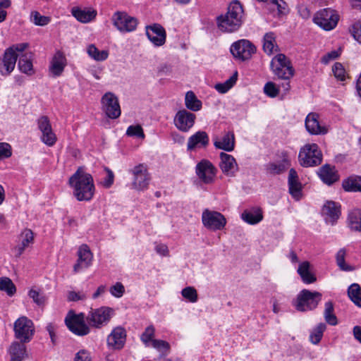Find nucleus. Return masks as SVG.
I'll use <instances>...</instances> for the list:
<instances>
[{"label": "nucleus", "instance_id": "obj_1", "mask_svg": "<svg viewBox=\"0 0 361 361\" xmlns=\"http://www.w3.org/2000/svg\"><path fill=\"white\" fill-rule=\"evenodd\" d=\"M68 184L77 200L89 201L92 199L95 191L94 180L92 175L86 173L83 167H79L70 177Z\"/></svg>", "mask_w": 361, "mask_h": 361}, {"label": "nucleus", "instance_id": "obj_2", "mask_svg": "<svg viewBox=\"0 0 361 361\" xmlns=\"http://www.w3.org/2000/svg\"><path fill=\"white\" fill-rule=\"evenodd\" d=\"M243 9L238 1L231 2L225 14L216 18L218 28L223 32L231 33L236 32L243 23Z\"/></svg>", "mask_w": 361, "mask_h": 361}, {"label": "nucleus", "instance_id": "obj_3", "mask_svg": "<svg viewBox=\"0 0 361 361\" xmlns=\"http://www.w3.org/2000/svg\"><path fill=\"white\" fill-rule=\"evenodd\" d=\"M132 176L130 188L136 191H145L148 189L151 175L148 171L147 165L139 164L128 170Z\"/></svg>", "mask_w": 361, "mask_h": 361}, {"label": "nucleus", "instance_id": "obj_4", "mask_svg": "<svg viewBox=\"0 0 361 361\" xmlns=\"http://www.w3.org/2000/svg\"><path fill=\"white\" fill-rule=\"evenodd\" d=\"M322 300V293L307 289L302 290L293 302L295 309L300 312H305L315 309Z\"/></svg>", "mask_w": 361, "mask_h": 361}, {"label": "nucleus", "instance_id": "obj_5", "mask_svg": "<svg viewBox=\"0 0 361 361\" xmlns=\"http://www.w3.org/2000/svg\"><path fill=\"white\" fill-rule=\"evenodd\" d=\"M299 161L303 167L319 165L322 161V154L317 144H307L299 152Z\"/></svg>", "mask_w": 361, "mask_h": 361}, {"label": "nucleus", "instance_id": "obj_6", "mask_svg": "<svg viewBox=\"0 0 361 361\" xmlns=\"http://www.w3.org/2000/svg\"><path fill=\"white\" fill-rule=\"evenodd\" d=\"M274 73L280 79L289 80L294 75V69L290 61L283 54H277L271 61Z\"/></svg>", "mask_w": 361, "mask_h": 361}, {"label": "nucleus", "instance_id": "obj_7", "mask_svg": "<svg viewBox=\"0 0 361 361\" xmlns=\"http://www.w3.org/2000/svg\"><path fill=\"white\" fill-rule=\"evenodd\" d=\"M65 323L68 329L74 334L83 336L90 332V327L85 324L83 313L75 314L71 310L65 318Z\"/></svg>", "mask_w": 361, "mask_h": 361}, {"label": "nucleus", "instance_id": "obj_8", "mask_svg": "<svg viewBox=\"0 0 361 361\" xmlns=\"http://www.w3.org/2000/svg\"><path fill=\"white\" fill-rule=\"evenodd\" d=\"M338 20L337 12L330 8L318 11L313 18L314 23L326 31L333 30L337 25Z\"/></svg>", "mask_w": 361, "mask_h": 361}, {"label": "nucleus", "instance_id": "obj_9", "mask_svg": "<svg viewBox=\"0 0 361 361\" xmlns=\"http://www.w3.org/2000/svg\"><path fill=\"white\" fill-rule=\"evenodd\" d=\"M202 222L207 229L219 231L225 227L226 219L220 212L205 209L202 214Z\"/></svg>", "mask_w": 361, "mask_h": 361}, {"label": "nucleus", "instance_id": "obj_10", "mask_svg": "<svg viewBox=\"0 0 361 361\" xmlns=\"http://www.w3.org/2000/svg\"><path fill=\"white\" fill-rule=\"evenodd\" d=\"M114 310L108 307L92 309L86 317L89 324L95 328H101L110 320Z\"/></svg>", "mask_w": 361, "mask_h": 361}, {"label": "nucleus", "instance_id": "obj_11", "mask_svg": "<svg viewBox=\"0 0 361 361\" xmlns=\"http://www.w3.org/2000/svg\"><path fill=\"white\" fill-rule=\"evenodd\" d=\"M230 51L235 59L244 61L256 52V47L247 39H240L232 44Z\"/></svg>", "mask_w": 361, "mask_h": 361}, {"label": "nucleus", "instance_id": "obj_12", "mask_svg": "<svg viewBox=\"0 0 361 361\" xmlns=\"http://www.w3.org/2000/svg\"><path fill=\"white\" fill-rule=\"evenodd\" d=\"M102 109L111 119H116L121 116V111L118 97L112 92L105 93L102 99Z\"/></svg>", "mask_w": 361, "mask_h": 361}, {"label": "nucleus", "instance_id": "obj_13", "mask_svg": "<svg viewBox=\"0 0 361 361\" xmlns=\"http://www.w3.org/2000/svg\"><path fill=\"white\" fill-rule=\"evenodd\" d=\"M15 336L21 342H29L34 334L32 322L26 317H20L14 323Z\"/></svg>", "mask_w": 361, "mask_h": 361}, {"label": "nucleus", "instance_id": "obj_14", "mask_svg": "<svg viewBox=\"0 0 361 361\" xmlns=\"http://www.w3.org/2000/svg\"><path fill=\"white\" fill-rule=\"evenodd\" d=\"M112 21L114 25L121 32H132L137 25V19L125 12H116L112 16Z\"/></svg>", "mask_w": 361, "mask_h": 361}, {"label": "nucleus", "instance_id": "obj_15", "mask_svg": "<svg viewBox=\"0 0 361 361\" xmlns=\"http://www.w3.org/2000/svg\"><path fill=\"white\" fill-rule=\"evenodd\" d=\"M278 156L279 161L269 162L265 166L267 172L271 175L281 174L290 166V157L287 151L279 152Z\"/></svg>", "mask_w": 361, "mask_h": 361}, {"label": "nucleus", "instance_id": "obj_16", "mask_svg": "<svg viewBox=\"0 0 361 361\" xmlns=\"http://www.w3.org/2000/svg\"><path fill=\"white\" fill-rule=\"evenodd\" d=\"M216 171V168L207 159L201 160L195 167L197 176L205 184L214 182Z\"/></svg>", "mask_w": 361, "mask_h": 361}, {"label": "nucleus", "instance_id": "obj_17", "mask_svg": "<svg viewBox=\"0 0 361 361\" xmlns=\"http://www.w3.org/2000/svg\"><path fill=\"white\" fill-rule=\"evenodd\" d=\"M196 116L186 109L179 110L175 115V126L182 132H188L195 124Z\"/></svg>", "mask_w": 361, "mask_h": 361}, {"label": "nucleus", "instance_id": "obj_18", "mask_svg": "<svg viewBox=\"0 0 361 361\" xmlns=\"http://www.w3.org/2000/svg\"><path fill=\"white\" fill-rule=\"evenodd\" d=\"M146 35L149 41L156 47H160L166 42V31L159 24L154 23L152 25H147Z\"/></svg>", "mask_w": 361, "mask_h": 361}, {"label": "nucleus", "instance_id": "obj_19", "mask_svg": "<svg viewBox=\"0 0 361 361\" xmlns=\"http://www.w3.org/2000/svg\"><path fill=\"white\" fill-rule=\"evenodd\" d=\"M219 157V168L223 173L229 177L235 176L238 170L235 159L232 155L225 152H221Z\"/></svg>", "mask_w": 361, "mask_h": 361}, {"label": "nucleus", "instance_id": "obj_20", "mask_svg": "<svg viewBox=\"0 0 361 361\" xmlns=\"http://www.w3.org/2000/svg\"><path fill=\"white\" fill-rule=\"evenodd\" d=\"M12 52V49H6L0 57V74L3 76L9 75L16 66L17 56Z\"/></svg>", "mask_w": 361, "mask_h": 361}, {"label": "nucleus", "instance_id": "obj_21", "mask_svg": "<svg viewBox=\"0 0 361 361\" xmlns=\"http://www.w3.org/2000/svg\"><path fill=\"white\" fill-rule=\"evenodd\" d=\"M126 340V331L124 328L117 326L107 337V345L115 350L123 348Z\"/></svg>", "mask_w": 361, "mask_h": 361}, {"label": "nucleus", "instance_id": "obj_22", "mask_svg": "<svg viewBox=\"0 0 361 361\" xmlns=\"http://www.w3.org/2000/svg\"><path fill=\"white\" fill-rule=\"evenodd\" d=\"M78 259L73 267L75 272H78L82 269L87 268L92 261V253L87 245H82L78 251Z\"/></svg>", "mask_w": 361, "mask_h": 361}, {"label": "nucleus", "instance_id": "obj_23", "mask_svg": "<svg viewBox=\"0 0 361 361\" xmlns=\"http://www.w3.org/2000/svg\"><path fill=\"white\" fill-rule=\"evenodd\" d=\"M325 221L334 225L341 215V206L334 201H327L322 208Z\"/></svg>", "mask_w": 361, "mask_h": 361}, {"label": "nucleus", "instance_id": "obj_24", "mask_svg": "<svg viewBox=\"0 0 361 361\" xmlns=\"http://www.w3.org/2000/svg\"><path fill=\"white\" fill-rule=\"evenodd\" d=\"M319 116L315 113H310L305 118V128L312 135H324L327 129L319 124Z\"/></svg>", "mask_w": 361, "mask_h": 361}, {"label": "nucleus", "instance_id": "obj_25", "mask_svg": "<svg viewBox=\"0 0 361 361\" xmlns=\"http://www.w3.org/2000/svg\"><path fill=\"white\" fill-rule=\"evenodd\" d=\"M288 183L290 194L295 200H299L302 196V185L294 169L289 171Z\"/></svg>", "mask_w": 361, "mask_h": 361}, {"label": "nucleus", "instance_id": "obj_26", "mask_svg": "<svg viewBox=\"0 0 361 361\" xmlns=\"http://www.w3.org/2000/svg\"><path fill=\"white\" fill-rule=\"evenodd\" d=\"M209 139L205 131H197L191 135L188 140L187 149L189 151L195 148L206 147L209 145Z\"/></svg>", "mask_w": 361, "mask_h": 361}, {"label": "nucleus", "instance_id": "obj_27", "mask_svg": "<svg viewBox=\"0 0 361 361\" xmlns=\"http://www.w3.org/2000/svg\"><path fill=\"white\" fill-rule=\"evenodd\" d=\"M318 175L321 180L328 185L334 184L339 179V175L335 166L329 164L322 166L318 171Z\"/></svg>", "mask_w": 361, "mask_h": 361}, {"label": "nucleus", "instance_id": "obj_28", "mask_svg": "<svg viewBox=\"0 0 361 361\" xmlns=\"http://www.w3.org/2000/svg\"><path fill=\"white\" fill-rule=\"evenodd\" d=\"M66 66V59L61 51H56L53 56L49 66V71L54 77L60 76Z\"/></svg>", "mask_w": 361, "mask_h": 361}, {"label": "nucleus", "instance_id": "obj_29", "mask_svg": "<svg viewBox=\"0 0 361 361\" xmlns=\"http://www.w3.org/2000/svg\"><path fill=\"white\" fill-rule=\"evenodd\" d=\"M214 145L216 149L226 152H232L235 148V135L233 132L228 131L224 133L221 138H216Z\"/></svg>", "mask_w": 361, "mask_h": 361}, {"label": "nucleus", "instance_id": "obj_30", "mask_svg": "<svg viewBox=\"0 0 361 361\" xmlns=\"http://www.w3.org/2000/svg\"><path fill=\"white\" fill-rule=\"evenodd\" d=\"M241 218L249 224H257L263 219L262 211L258 207L246 209L242 213Z\"/></svg>", "mask_w": 361, "mask_h": 361}, {"label": "nucleus", "instance_id": "obj_31", "mask_svg": "<svg viewBox=\"0 0 361 361\" xmlns=\"http://www.w3.org/2000/svg\"><path fill=\"white\" fill-rule=\"evenodd\" d=\"M310 263L307 261H304L299 264L297 270L302 281L307 284L313 283L317 281L316 276L310 271Z\"/></svg>", "mask_w": 361, "mask_h": 361}, {"label": "nucleus", "instance_id": "obj_32", "mask_svg": "<svg viewBox=\"0 0 361 361\" xmlns=\"http://www.w3.org/2000/svg\"><path fill=\"white\" fill-rule=\"evenodd\" d=\"M71 13L78 21L82 23L90 22L97 16V11L94 10L81 9L78 7L73 8Z\"/></svg>", "mask_w": 361, "mask_h": 361}, {"label": "nucleus", "instance_id": "obj_33", "mask_svg": "<svg viewBox=\"0 0 361 361\" xmlns=\"http://www.w3.org/2000/svg\"><path fill=\"white\" fill-rule=\"evenodd\" d=\"M342 187L346 192H361V176H351L342 182Z\"/></svg>", "mask_w": 361, "mask_h": 361}, {"label": "nucleus", "instance_id": "obj_34", "mask_svg": "<svg viewBox=\"0 0 361 361\" xmlns=\"http://www.w3.org/2000/svg\"><path fill=\"white\" fill-rule=\"evenodd\" d=\"M9 352L11 356V360H20L27 355L26 348L24 344L15 342L10 347Z\"/></svg>", "mask_w": 361, "mask_h": 361}, {"label": "nucleus", "instance_id": "obj_35", "mask_svg": "<svg viewBox=\"0 0 361 361\" xmlns=\"http://www.w3.org/2000/svg\"><path fill=\"white\" fill-rule=\"evenodd\" d=\"M349 227L351 230L361 232V209H353L348 217Z\"/></svg>", "mask_w": 361, "mask_h": 361}, {"label": "nucleus", "instance_id": "obj_36", "mask_svg": "<svg viewBox=\"0 0 361 361\" xmlns=\"http://www.w3.org/2000/svg\"><path fill=\"white\" fill-rule=\"evenodd\" d=\"M185 105L190 111H197L202 108V102L199 100L192 91L185 94Z\"/></svg>", "mask_w": 361, "mask_h": 361}, {"label": "nucleus", "instance_id": "obj_37", "mask_svg": "<svg viewBox=\"0 0 361 361\" xmlns=\"http://www.w3.org/2000/svg\"><path fill=\"white\" fill-rule=\"evenodd\" d=\"M348 295L350 300L361 308V288L357 283H353L348 287Z\"/></svg>", "mask_w": 361, "mask_h": 361}, {"label": "nucleus", "instance_id": "obj_38", "mask_svg": "<svg viewBox=\"0 0 361 361\" xmlns=\"http://www.w3.org/2000/svg\"><path fill=\"white\" fill-rule=\"evenodd\" d=\"M18 66L20 71L25 74L32 75L33 73V66L30 56L27 54H23L18 61Z\"/></svg>", "mask_w": 361, "mask_h": 361}, {"label": "nucleus", "instance_id": "obj_39", "mask_svg": "<svg viewBox=\"0 0 361 361\" xmlns=\"http://www.w3.org/2000/svg\"><path fill=\"white\" fill-rule=\"evenodd\" d=\"M87 52L90 57L97 61H103L109 56V52L106 50L99 51L94 44H90L87 47Z\"/></svg>", "mask_w": 361, "mask_h": 361}, {"label": "nucleus", "instance_id": "obj_40", "mask_svg": "<svg viewBox=\"0 0 361 361\" xmlns=\"http://www.w3.org/2000/svg\"><path fill=\"white\" fill-rule=\"evenodd\" d=\"M347 251L345 248H341L336 255V261L338 267L342 271H351L354 268L345 263V259L346 257Z\"/></svg>", "mask_w": 361, "mask_h": 361}, {"label": "nucleus", "instance_id": "obj_41", "mask_svg": "<svg viewBox=\"0 0 361 361\" xmlns=\"http://www.w3.org/2000/svg\"><path fill=\"white\" fill-rule=\"evenodd\" d=\"M334 308L331 301L325 303V309L324 312V317L325 321L331 326H335L338 324V319L334 313Z\"/></svg>", "mask_w": 361, "mask_h": 361}, {"label": "nucleus", "instance_id": "obj_42", "mask_svg": "<svg viewBox=\"0 0 361 361\" xmlns=\"http://www.w3.org/2000/svg\"><path fill=\"white\" fill-rule=\"evenodd\" d=\"M326 329L324 323H319L313 329L310 335V341L312 343L317 345L322 338L323 334Z\"/></svg>", "mask_w": 361, "mask_h": 361}, {"label": "nucleus", "instance_id": "obj_43", "mask_svg": "<svg viewBox=\"0 0 361 361\" xmlns=\"http://www.w3.org/2000/svg\"><path fill=\"white\" fill-rule=\"evenodd\" d=\"M0 290L6 292L9 296H12L16 293V288L9 278L1 277L0 278Z\"/></svg>", "mask_w": 361, "mask_h": 361}, {"label": "nucleus", "instance_id": "obj_44", "mask_svg": "<svg viewBox=\"0 0 361 361\" xmlns=\"http://www.w3.org/2000/svg\"><path fill=\"white\" fill-rule=\"evenodd\" d=\"M276 45L275 35L273 32H267L264 36L263 49L267 54H271Z\"/></svg>", "mask_w": 361, "mask_h": 361}, {"label": "nucleus", "instance_id": "obj_45", "mask_svg": "<svg viewBox=\"0 0 361 361\" xmlns=\"http://www.w3.org/2000/svg\"><path fill=\"white\" fill-rule=\"evenodd\" d=\"M181 295L190 302H196L198 299L197 290L192 286L183 288L181 291Z\"/></svg>", "mask_w": 361, "mask_h": 361}, {"label": "nucleus", "instance_id": "obj_46", "mask_svg": "<svg viewBox=\"0 0 361 361\" xmlns=\"http://www.w3.org/2000/svg\"><path fill=\"white\" fill-rule=\"evenodd\" d=\"M41 140L45 145L51 147L56 143L57 138L53 130L51 129L42 133Z\"/></svg>", "mask_w": 361, "mask_h": 361}, {"label": "nucleus", "instance_id": "obj_47", "mask_svg": "<svg viewBox=\"0 0 361 361\" xmlns=\"http://www.w3.org/2000/svg\"><path fill=\"white\" fill-rule=\"evenodd\" d=\"M31 20L37 25L44 26L47 25L50 18L47 16H42L37 11H32L30 15Z\"/></svg>", "mask_w": 361, "mask_h": 361}, {"label": "nucleus", "instance_id": "obj_48", "mask_svg": "<svg viewBox=\"0 0 361 361\" xmlns=\"http://www.w3.org/2000/svg\"><path fill=\"white\" fill-rule=\"evenodd\" d=\"M126 135L130 137H137L142 139L145 137L143 129L140 125L130 126L126 130Z\"/></svg>", "mask_w": 361, "mask_h": 361}, {"label": "nucleus", "instance_id": "obj_49", "mask_svg": "<svg viewBox=\"0 0 361 361\" xmlns=\"http://www.w3.org/2000/svg\"><path fill=\"white\" fill-rule=\"evenodd\" d=\"M264 92L269 97H276L279 92V88L272 82H268L264 85Z\"/></svg>", "mask_w": 361, "mask_h": 361}, {"label": "nucleus", "instance_id": "obj_50", "mask_svg": "<svg viewBox=\"0 0 361 361\" xmlns=\"http://www.w3.org/2000/svg\"><path fill=\"white\" fill-rule=\"evenodd\" d=\"M37 127L41 133L52 129L49 118L47 116H40L37 121Z\"/></svg>", "mask_w": 361, "mask_h": 361}, {"label": "nucleus", "instance_id": "obj_51", "mask_svg": "<svg viewBox=\"0 0 361 361\" xmlns=\"http://www.w3.org/2000/svg\"><path fill=\"white\" fill-rule=\"evenodd\" d=\"M154 331H155V329L152 325L147 326L145 329V331L141 335V337H140L141 341L145 344L147 345V343L149 341H152V338L154 337Z\"/></svg>", "mask_w": 361, "mask_h": 361}, {"label": "nucleus", "instance_id": "obj_52", "mask_svg": "<svg viewBox=\"0 0 361 361\" xmlns=\"http://www.w3.org/2000/svg\"><path fill=\"white\" fill-rule=\"evenodd\" d=\"M109 292L115 298H121L125 293V287L121 282H116L109 288Z\"/></svg>", "mask_w": 361, "mask_h": 361}, {"label": "nucleus", "instance_id": "obj_53", "mask_svg": "<svg viewBox=\"0 0 361 361\" xmlns=\"http://www.w3.org/2000/svg\"><path fill=\"white\" fill-rule=\"evenodd\" d=\"M104 170L106 172V175L105 178H104V179L102 180L101 184L105 188H109L114 183V174L113 171L107 167H106Z\"/></svg>", "mask_w": 361, "mask_h": 361}, {"label": "nucleus", "instance_id": "obj_54", "mask_svg": "<svg viewBox=\"0 0 361 361\" xmlns=\"http://www.w3.org/2000/svg\"><path fill=\"white\" fill-rule=\"evenodd\" d=\"M29 296L38 305H44L46 302V297L35 290H30Z\"/></svg>", "mask_w": 361, "mask_h": 361}, {"label": "nucleus", "instance_id": "obj_55", "mask_svg": "<svg viewBox=\"0 0 361 361\" xmlns=\"http://www.w3.org/2000/svg\"><path fill=\"white\" fill-rule=\"evenodd\" d=\"M22 242L21 245L27 247L34 240L33 233L30 229H25L21 233Z\"/></svg>", "mask_w": 361, "mask_h": 361}, {"label": "nucleus", "instance_id": "obj_56", "mask_svg": "<svg viewBox=\"0 0 361 361\" xmlns=\"http://www.w3.org/2000/svg\"><path fill=\"white\" fill-rule=\"evenodd\" d=\"M11 155V145L6 142H0V159L8 158Z\"/></svg>", "mask_w": 361, "mask_h": 361}, {"label": "nucleus", "instance_id": "obj_57", "mask_svg": "<svg viewBox=\"0 0 361 361\" xmlns=\"http://www.w3.org/2000/svg\"><path fill=\"white\" fill-rule=\"evenodd\" d=\"M332 71L335 77L340 80H344L345 79V70L340 63H336L333 67Z\"/></svg>", "mask_w": 361, "mask_h": 361}, {"label": "nucleus", "instance_id": "obj_58", "mask_svg": "<svg viewBox=\"0 0 361 361\" xmlns=\"http://www.w3.org/2000/svg\"><path fill=\"white\" fill-rule=\"evenodd\" d=\"M74 361H92L90 353L85 349L79 350L75 354Z\"/></svg>", "mask_w": 361, "mask_h": 361}, {"label": "nucleus", "instance_id": "obj_59", "mask_svg": "<svg viewBox=\"0 0 361 361\" xmlns=\"http://www.w3.org/2000/svg\"><path fill=\"white\" fill-rule=\"evenodd\" d=\"M86 295L82 292L76 293L75 291H69L67 295L68 300L73 302H76L78 300H84L86 299Z\"/></svg>", "mask_w": 361, "mask_h": 361}, {"label": "nucleus", "instance_id": "obj_60", "mask_svg": "<svg viewBox=\"0 0 361 361\" xmlns=\"http://www.w3.org/2000/svg\"><path fill=\"white\" fill-rule=\"evenodd\" d=\"M152 346L159 351H166L170 347L168 342L157 339L152 340Z\"/></svg>", "mask_w": 361, "mask_h": 361}, {"label": "nucleus", "instance_id": "obj_61", "mask_svg": "<svg viewBox=\"0 0 361 361\" xmlns=\"http://www.w3.org/2000/svg\"><path fill=\"white\" fill-rule=\"evenodd\" d=\"M351 32L354 39L361 44V22L353 24Z\"/></svg>", "mask_w": 361, "mask_h": 361}, {"label": "nucleus", "instance_id": "obj_62", "mask_svg": "<svg viewBox=\"0 0 361 361\" xmlns=\"http://www.w3.org/2000/svg\"><path fill=\"white\" fill-rule=\"evenodd\" d=\"M341 54L339 50H333L322 58V62L324 64L328 63L330 61L337 59Z\"/></svg>", "mask_w": 361, "mask_h": 361}, {"label": "nucleus", "instance_id": "obj_63", "mask_svg": "<svg viewBox=\"0 0 361 361\" xmlns=\"http://www.w3.org/2000/svg\"><path fill=\"white\" fill-rule=\"evenodd\" d=\"M298 11L299 15L303 19H308L311 16L310 10L304 4H301L298 6Z\"/></svg>", "mask_w": 361, "mask_h": 361}, {"label": "nucleus", "instance_id": "obj_64", "mask_svg": "<svg viewBox=\"0 0 361 361\" xmlns=\"http://www.w3.org/2000/svg\"><path fill=\"white\" fill-rule=\"evenodd\" d=\"M28 47V44L27 43H20V44H14L10 47H8V49H12V51H13V55H16L17 56V57L18 56L17 52H23L25 51V49Z\"/></svg>", "mask_w": 361, "mask_h": 361}]
</instances>
